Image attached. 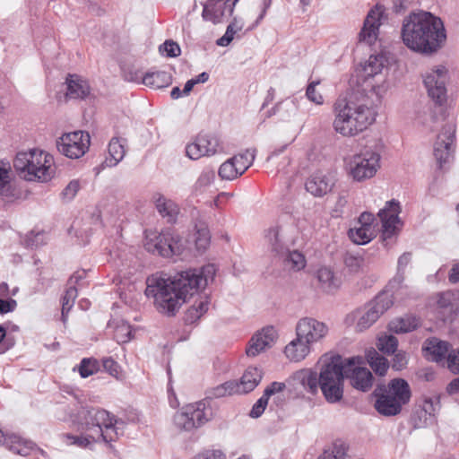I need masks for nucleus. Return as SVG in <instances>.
<instances>
[{
    "label": "nucleus",
    "instance_id": "5",
    "mask_svg": "<svg viewBox=\"0 0 459 459\" xmlns=\"http://www.w3.org/2000/svg\"><path fill=\"white\" fill-rule=\"evenodd\" d=\"M17 170L26 172L27 180H39L42 182L51 179L55 173L53 157L40 150H32L28 152H19L13 162Z\"/></svg>",
    "mask_w": 459,
    "mask_h": 459
},
{
    "label": "nucleus",
    "instance_id": "20",
    "mask_svg": "<svg viewBox=\"0 0 459 459\" xmlns=\"http://www.w3.org/2000/svg\"><path fill=\"white\" fill-rule=\"evenodd\" d=\"M278 337L277 331L273 326L264 327L250 339L246 349L248 357H255L273 346Z\"/></svg>",
    "mask_w": 459,
    "mask_h": 459
},
{
    "label": "nucleus",
    "instance_id": "38",
    "mask_svg": "<svg viewBox=\"0 0 459 459\" xmlns=\"http://www.w3.org/2000/svg\"><path fill=\"white\" fill-rule=\"evenodd\" d=\"M367 360L373 370L380 376H384L389 367L388 360L381 356L376 350L367 352Z\"/></svg>",
    "mask_w": 459,
    "mask_h": 459
},
{
    "label": "nucleus",
    "instance_id": "22",
    "mask_svg": "<svg viewBox=\"0 0 459 459\" xmlns=\"http://www.w3.org/2000/svg\"><path fill=\"white\" fill-rule=\"evenodd\" d=\"M386 60L383 55H371L366 61L362 73L364 76L365 89L370 87V91L377 92L376 86L370 82L376 75L379 74L385 64Z\"/></svg>",
    "mask_w": 459,
    "mask_h": 459
},
{
    "label": "nucleus",
    "instance_id": "61",
    "mask_svg": "<svg viewBox=\"0 0 459 459\" xmlns=\"http://www.w3.org/2000/svg\"><path fill=\"white\" fill-rule=\"evenodd\" d=\"M408 363L406 353L403 351H398L394 354L392 363V368L395 370L403 369Z\"/></svg>",
    "mask_w": 459,
    "mask_h": 459
},
{
    "label": "nucleus",
    "instance_id": "55",
    "mask_svg": "<svg viewBox=\"0 0 459 459\" xmlns=\"http://www.w3.org/2000/svg\"><path fill=\"white\" fill-rule=\"evenodd\" d=\"M301 383L311 394H316L319 385V377L315 372H308L304 375Z\"/></svg>",
    "mask_w": 459,
    "mask_h": 459
},
{
    "label": "nucleus",
    "instance_id": "8",
    "mask_svg": "<svg viewBox=\"0 0 459 459\" xmlns=\"http://www.w3.org/2000/svg\"><path fill=\"white\" fill-rule=\"evenodd\" d=\"M393 304L394 299L391 293L387 291L379 293L372 301L352 315L357 320L356 331L363 332L369 328Z\"/></svg>",
    "mask_w": 459,
    "mask_h": 459
},
{
    "label": "nucleus",
    "instance_id": "64",
    "mask_svg": "<svg viewBox=\"0 0 459 459\" xmlns=\"http://www.w3.org/2000/svg\"><path fill=\"white\" fill-rule=\"evenodd\" d=\"M286 385L281 382H273L269 386H267L264 391V396L270 398L273 394L280 393L285 389Z\"/></svg>",
    "mask_w": 459,
    "mask_h": 459
},
{
    "label": "nucleus",
    "instance_id": "35",
    "mask_svg": "<svg viewBox=\"0 0 459 459\" xmlns=\"http://www.w3.org/2000/svg\"><path fill=\"white\" fill-rule=\"evenodd\" d=\"M209 301L207 298H200L192 305L185 315L186 324H194L199 320L208 310Z\"/></svg>",
    "mask_w": 459,
    "mask_h": 459
},
{
    "label": "nucleus",
    "instance_id": "6",
    "mask_svg": "<svg viewBox=\"0 0 459 459\" xmlns=\"http://www.w3.org/2000/svg\"><path fill=\"white\" fill-rule=\"evenodd\" d=\"M343 359L337 355L324 363L319 374V386L330 403L340 402L343 396Z\"/></svg>",
    "mask_w": 459,
    "mask_h": 459
},
{
    "label": "nucleus",
    "instance_id": "51",
    "mask_svg": "<svg viewBox=\"0 0 459 459\" xmlns=\"http://www.w3.org/2000/svg\"><path fill=\"white\" fill-rule=\"evenodd\" d=\"M98 370V363L95 359H83L79 366V373L85 378L93 375Z\"/></svg>",
    "mask_w": 459,
    "mask_h": 459
},
{
    "label": "nucleus",
    "instance_id": "39",
    "mask_svg": "<svg viewBox=\"0 0 459 459\" xmlns=\"http://www.w3.org/2000/svg\"><path fill=\"white\" fill-rule=\"evenodd\" d=\"M347 450V445L341 440H337L331 446L325 449L317 459H345Z\"/></svg>",
    "mask_w": 459,
    "mask_h": 459
},
{
    "label": "nucleus",
    "instance_id": "49",
    "mask_svg": "<svg viewBox=\"0 0 459 459\" xmlns=\"http://www.w3.org/2000/svg\"><path fill=\"white\" fill-rule=\"evenodd\" d=\"M210 232L206 227L198 229L195 235V247L199 251H204L210 245Z\"/></svg>",
    "mask_w": 459,
    "mask_h": 459
},
{
    "label": "nucleus",
    "instance_id": "59",
    "mask_svg": "<svg viewBox=\"0 0 459 459\" xmlns=\"http://www.w3.org/2000/svg\"><path fill=\"white\" fill-rule=\"evenodd\" d=\"M102 365L105 371H107L109 375L117 378L118 377L120 373V366L112 358L103 359Z\"/></svg>",
    "mask_w": 459,
    "mask_h": 459
},
{
    "label": "nucleus",
    "instance_id": "13",
    "mask_svg": "<svg viewBox=\"0 0 459 459\" xmlns=\"http://www.w3.org/2000/svg\"><path fill=\"white\" fill-rule=\"evenodd\" d=\"M295 333H299L300 338L306 340V342L314 346L324 342L329 333V326L325 322L306 316L297 322Z\"/></svg>",
    "mask_w": 459,
    "mask_h": 459
},
{
    "label": "nucleus",
    "instance_id": "9",
    "mask_svg": "<svg viewBox=\"0 0 459 459\" xmlns=\"http://www.w3.org/2000/svg\"><path fill=\"white\" fill-rule=\"evenodd\" d=\"M380 154L373 150H365L353 155L349 161V174L358 182L372 178L380 168Z\"/></svg>",
    "mask_w": 459,
    "mask_h": 459
},
{
    "label": "nucleus",
    "instance_id": "36",
    "mask_svg": "<svg viewBox=\"0 0 459 459\" xmlns=\"http://www.w3.org/2000/svg\"><path fill=\"white\" fill-rule=\"evenodd\" d=\"M155 204L160 214L162 217H167L168 221L170 222L176 219L178 213V208L173 201L169 200L162 195H159L155 200Z\"/></svg>",
    "mask_w": 459,
    "mask_h": 459
},
{
    "label": "nucleus",
    "instance_id": "27",
    "mask_svg": "<svg viewBox=\"0 0 459 459\" xmlns=\"http://www.w3.org/2000/svg\"><path fill=\"white\" fill-rule=\"evenodd\" d=\"M316 278L320 288L326 292H333L341 286V279L336 276L333 271L326 266L319 268L316 272Z\"/></svg>",
    "mask_w": 459,
    "mask_h": 459
},
{
    "label": "nucleus",
    "instance_id": "40",
    "mask_svg": "<svg viewBox=\"0 0 459 459\" xmlns=\"http://www.w3.org/2000/svg\"><path fill=\"white\" fill-rule=\"evenodd\" d=\"M11 165L0 160V195L8 196L11 194Z\"/></svg>",
    "mask_w": 459,
    "mask_h": 459
},
{
    "label": "nucleus",
    "instance_id": "44",
    "mask_svg": "<svg viewBox=\"0 0 459 459\" xmlns=\"http://www.w3.org/2000/svg\"><path fill=\"white\" fill-rule=\"evenodd\" d=\"M255 157V149H247L243 153L232 157L238 169L243 174L254 162Z\"/></svg>",
    "mask_w": 459,
    "mask_h": 459
},
{
    "label": "nucleus",
    "instance_id": "23",
    "mask_svg": "<svg viewBox=\"0 0 459 459\" xmlns=\"http://www.w3.org/2000/svg\"><path fill=\"white\" fill-rule=\"evenodd\" d=\"M312 347L304 338H300L299 333H296V337L285 346L284 354L289 360L299 362L309 355Z\"/></svg>",
    "mask_w": 459,
    "mask_h": 459
},
{
    "label": "nucleus",
    "instance_id": "34",
    "mask_svg": "<svg viewBox=\"0 0 459 459\" xmlns=\"http://www.w3.org/2000/svg\"><path fill=\"white\" fill-rule=\"evenodd\" d=\"M349 238L352 242L358 245H365L370 242L376 236L374 228H367L356 225L348 232Z\"/></svg>",
    "mask_w": 459,
    "mask_h": 459
},
{
    "label": "nucleus",
    "instance_id": "31",
    "mask_svg": "<svg viewBox=\"0 0 459 459\" xmlns=\"http://www.w3.org/2000/svg\"><path fill=\"white\" fill-rule=\"evenodd\" d=\"M265 240L271 249V251L277 256H281L285 254L288 249L285 241L281 234L279 227H272L265 231Z\"/></svg>",
    "mask_w": 459,
    "mask_h": 459
},
{
    "label": "nucleus",
    "instance_id": "57",
    "mask_svg": "<svg viewBox=\"0 0 459 459\" xmlns=\"http://www.w3.org/2000/svg\"><path fill=\"white\" fill-rule=\"evenodd\" d=\"M446 364L454 374H459V350H451L447 353Z\"/></svg>",
    "mask_w": 459,
    "mask_h": 459
},
{
    "label": "nucleus",
    "instance_id": "41",
    "mask_svg": "<svg viewBox=\"0 0 459 459\" xmlns=\"http://www.w3.org/2000/svg\"><path fill=\"white\" fill-rule=\"evenodd\" d=\"M244 27V22L238 19L233 18L230 23L228 25L225 34L217 40V45L221 47H227L233 40L234 36L237 32L240 31Z\"/></svg>",
    "mask_w": 459,
    "mask_h": 459
},
{
    "label": "nucleus",
    "instance_id": "62",
    "mask_svg": "<svg viewBox=\"0 0 459 459\" xmlns=\"http://www.w3.org/2000/svg\"><path fill=\"white\" fill-rule=\"evenodd\" d=\"M163 51L169 57H176L180 55V48L178 43L172 40H166L162 45Z\"/></svg>",
    "mask_w": 459,
    "mask_h": 459
},
{
    "label": "nucleus",
    "instance_id": "12",
    "mask_svg": "<svg viewBox=\"0 0 459 459\" xmlns=\"http://www.w3.org/2000/svg\"><path fill=\"white\" fill-rule=\"evenodd\" d=\"M90 135L82 131L63 134L56 141L58 152L70 159L82 157L90 146Z\"/></svg>",
    "mask_w": 459,
    "mask_h": 459
},
{
    "label": "nucleus",
    "instance_id": "60",
    "mask_svg": "<svg viewBox=\"0 0 459 459\" xmlns=\"http://www.w3.org/2000/svg\"><path fill=\"white\" fill-rule=\"evenodd\" d=\"M63 438L67 444L77 445L79 446H88L91 443L90 439H91L89 436H88V437H76V436H73L70 434L63 435Z\"/></svg>",
    "mask_w": 459,
    "mask_h": 459
},
{
    "label": "nucleus",
    "instance_id": "30",
    "mask_svg": "<svg viewBox=\"0 0 459 459\" xmlns=\"http://www.w3.org/2000/svg\"><path fill=\"white\" fill-rule=\"evenodd\" d=\"M118 420L114 417L107 422L102 429H96V435H91V438L92 441H99L102 439L103 441L109 443L117 440L118 436L121 434L119 432L120 428L118 425Z\"/></svg>",
    "mask_w": 459,
    "mask_h": 459
},
{
    "label": "nucleus",
    "instance_id": "21",
    "mask_svg": "<svg viewBox=\"0 0 459 459\" xmlns=\"http://www.w3.org/2000/svg\"><path fill=\"white\" fill-rule=\"evenodd\" d=\"M335 184L333 174L317 171L312 174L306 182V189L316 197H322L329 193Z\"/></svg>",
    "mask_w": 459,
    "mask_h": 459
},
{
    "label": "nucleus",
    "instance_id": "45",
    "mask_svg": "<svg viewBox=\"0 0 459 459\" xmlns=\"http://www.w3.org/2000/svg\"><path fill=\"white\" fill-rule=\"evenodd\" d=\"M131 325L123 321H117L114 329V338L118 343L128 342L132 338Z\"/></svg>",
    "mask_w": 459,
    "mask_h": 459
},
{
    "label": "nucleus",
    "instance_id": "14",
    "mask_svg": "<svg viewBox=\"0 0 459 459\" xmlns=\"http://www.w3.org/2000/svg\"><path fill=\"white\" fill-rule=\"evenodd\" d=\"M447 70L438 66L429 72L424 78V84L429 96L437 104L442 105L446 100Z\"/></svg>",
    "mask_w": 459,
    "mask_h": 459
},
{
    "label": "nucleus",
    "instance_id": "15",
    "mask_svg": "<svg viewBox=\"0 0 459 459\" xmlns=\"http://www.w3.org/2000/svg\"><path fill=\"white\" fill-rule=\"evenodd\" d=\"M384 19H385V7L381 4H376L365 18L363 27L359 34V40L372 45L377 39L379 27Z\"/></svg>",
    "mask_w": 459,
    "mask_h": 459
},
{
    "label": "nucleus",
    "instance_id": "48",
    "mask_svg": "<svg viewBox=\"0 0 459 459\" xmlns=\"http://www.w3.org/2000/svg\"><path fill=\"white\" fill-rule=\"evenodd\" d=\"M377 346L382 352L391 354L395 352L398 341L393 335H384L378 338Z\"/></svg>",
    "mask_w": 459,
    "mask_h": 459
},
{
    "label": "nucleus",
    "instance_id": "58",
    "mask_svg": "<svg viewBox=\"0 0 459 459\" xmlns=\"http://www.w3.org/2000/svg\"><path fill=\"white\" fill-rule=\"evenodd\" d=\"M268 400L269 398L264 396V394H263V395L253 405L252 410L250 411L249 413L250 417L255 419L260 417L264 413L267 406Z\"/></svg>",
    "mask_w": 459,
    "mask_h": 459
},
{
    "label": "nucleus",
    "instance_id": "50",
    "mask_svg": "<svg viewBox=\"0 0 459 459\" xmlns=\"http://www.w3.org/2000/svg\"><path fill=\"white\" fill-rule=\"evenodd\" d=\"M201 143L207 150V156L215 154L219 150V139L210 134H200Z\"/></svg>",
    "mask_w": 459,
    "mask_h": 459
},
{
    "label": "nucleus",
    "instance_id": "52",
    "mask_svg": "<svg viewBox=\"0 0 459 459\" xmlns=\"http://www.w3.org/2000/svg\"><path fill=\"white\" fill-rule=\"evenodd\" d=\"M439 408V398L436 395L434 396H424L422 398V405L421 409L429 416L434 415L435 412Z\"/></svg>",
    "mask_w": 459,
    "mask_h": 459
},
{
    "label": "nucleus",
    "instance_id": "17",
    "mask_svg": "<svg viewBox=\"0 0 459 459\" xmlns=\"http://www.w3.org/2000/svg\"><path fill=\"white\" fill-rule=\"evenodd\" d=\"M111 416L108 411L100 408H82L76 416V420L82 429L91 435H96V429H102Z\"/></svg>",
    "mask_w": 459,
    "mask_h": 459
},
{
    "label": "nucleus",
    "instance_id": "4",
    "mask_svg": "<svg viewBox=\"0 0 459 459\" xmlns=\"http://www.w3.org/2000/svg\"><path fill=\"white\" fill-rule=\"evenodd\" d=\"M375 409L383 416H395L402 411L411 396L408 382L403 378H394L386 385L378 386L374 391Z\"/></svg>",
    "mask_w": 459,
    "mask_h": 459
},
{
    "label": "nucleus",
    "instance_id": "24",
    "mask_svg": "<svg viewBox=\"0 0 459 459\" xmlns=\"http://www.w3.org/2000/svg\"><path fill=\"white\" fill-rule=\"evenodd\" d=\"M133 82H142L144 85L153 89H160L169 86L171 83V75L165 71H157L146 73L143 76L135 74L128 78Z\"/></svg>",
    "mask_w": 459,
    "mask_h": 459
},
{
    "label": "nucleus",
    "instance_id": "32",
    "mask_svg": "<svg viewBox=\"0 0 459 459\" xmlns=\"http://www.w3.org/2000/svg\"><path fill=\"white\" fill-rule=\"evenodd\" d=\"M4 445L9 450L21 455H27L33 447L32 442L25 440L16 434L4 437Z\"/></svg>",
    "mask_w": 459,
    "mask_h": 459
},
{
    "label": "nucleus",
    "instance_id": "29",
    "mask_svg": "<svg viewBox=\"0 0 459 459\" xmlns=\"http://www.w3.org/2000/svg\"><path fill=\"white\" fill-rule=\"evenodd\" d=\"M66 84V97L70 99H84L90 93L88 82L77 75H69Z\"/></svg>",
    "mask_w": 459,
    "mask_h": 459
},
{
    "label": "nucleus",
    "instance_id": "53",
    "mask_svg": "<svg viewBox=\"0 0 459 459\" xmlns=\"http://www.w3.org/2000/svg\"><path fill=\"white\" fill-rule=\"evenodd\" d=\"M215 178L213 170H204L195 184V189L196 191H202L206 186H210Z\"/></svg>",
    "mask_w": 459,
    "mask_h": 459
},
{
    "label": "nucleus",
    "instance_id": "46",
    "mask_svg": "<svg viewBox=\"0 0 459 459\" xmlns=\"http://www.w3.org/2000/svg\"><path fill=\"white\" fill-rule=\"evenodd\" d=\"M238 387L239 386L238 385V381H227L214 387L212 390V394L217 398L224 397L227 395L241 394Z\"/></svg>",
    "mask_w": 459,
    "mask_h": 459
},
{
    "label": "nucleus",
    "instance_id": "26",
    "mask_svg": "<svg viewBox=\"0 0 459 459\" xmlns=\"http://www.w3.org/2000/svg\"><path fill=\"white\" fill-rule=\"evenodd\" d=\"M125 143V139L118 137L111 138L108 146V156L106 157L101 164L103 168L115 167L124 159L126 154Z\"/></svg>",
    "mask_w": 459,
    "mask_h": 459
},
{
    "label": "nucleus",
    "instance_id": "7",
    "mask_svg": "<svg viewBox=\"0 0 459 459\" xmlns=\"http://www.w3.org/2000/svg\"><path fill=\"white\" fill-rule=\"evenodd\" d=\"M143 245L149 253L167 258L179 255L184 250L182 238L170 230H145Z\"/></svg>",
    "mask_w": 459,
    "mask_h": 459
},
{
    "label": "nucleus",
    "instance_id": "33",
    "mask_svg": "<svg viewBox=\"0 0 459 459\" xmlns=\"http://www.w3.org/2000/svg\"><path fill=\"white\" fill-rule=\"evenodd\" d=\"M420 325V319L414 316H405L389 323V330L395 333H404L415 330Z\"/></svg>",
    "mask_w": 459,
    "mask_h": 459
},
{
    "label": "nucleus",
    "instance_id": "2",
    "mask_svg": "<svg viewBox=\"0 0 459 459\" xmlns=\"http://www.w3.org/2000/svg\"><path fill=\"white\" fill-rule=\"evenodd\" d=\"M403 43L411 50L420 54H433L446 40L442 20L427 11L411 12L403 20L401 28Z\"/></svg>",
    "mask_w": 459,
    "mask_h": 459
},
{
    "label": "nucleus",
    "instance_id": "63",
    "mask_svg": "<svg viewBox=\"0 0 459 459\" xmlns=\"http://www.w3.org/2000/svg\"><path fill=\"white\" fill-rule=\"evenodd\" d=\"M195 459H226V456L221 450H207L197 455Z\"/></svg>",
    "mask_w": 459,
    "mask_h": 459
},
{
    "label": "nucleus",
    "instance_id": "37",
    "mask_svg": "<svg viewBox=\"0 0 459 459\" xmlns=\"http://www.w3.org/2000/svg\"><path fill=\"white\" fill-rule=\"evenodd\" d=\"M280 257L282 258L284 265L289 269L299 271L306 266L305 256L297 250L289 251L287 249L285 254Z\"/></svg>",
    "mask_w": 459,
    "mask_h": 459
},
{
    "label": "nucleus",
    "instance_id": "11",
    "mask_svg": "<svg viewBox=\"0 0 459 459\" xmlns=\"http://www.w3.org/2000/svg\"><path fill=\"white\" fill-rule=\"evenodd\" d=\"M362 359L351 357L343 359V377L350 379L352 387L362 392H368L373 385V375L364 367H360Z\"/></svg>",
    "mask_w": 459,
    "mask_h": 459
},
{
    "label": "nucleus",
    "instance_id": "54",
    "mask_svg": "<svg viewBox=\"0 0 459 459\" xmlns=\"http://www.w3.org/2000/svg\"><path fill=\"white\" fill-rule=\"evenodd\" d=\"M364 259L360 255L346 254L344 257L345 266L352 273L359 272L363 266Z\"/></svg>",
    "mask_w": 459,
    "mask_h": 459
},
{
    "label": "nucleus",
    "instance_id": "1",
    "mask_svg": "<svg viewBox=\"0 0 459 459\" xmlns=\"http://www.w3.org/2000/svg\"><path fill=\"white\" fill-rule=\"evenodd\" d=\"M215 266L207 264L202 269H188L173 277L155 273L146 280L145 294L152 298L162 314L174 316L189 297L198 293L215 275Z\"/></svg>",
    "mask_w": 459,
    "mask_h": 459
},
{
    "label": "nucleus",
    "instance_id": "28",
    "mask_svg": "<svg viewBox=\"0 0 459 459\" xmlns=\"http://www.w3.org/2000/svg\"><path fill=\"white\" fill-rule=\"evenodd\" d=\"M262 377L263 373L259 368L253 367L247 368L241 377L240 381L238 382L240 394H247L253 391L261 382Z\"/></svg>",
    "mask_w": 459,
    "mask_h": 459
},
{
    "label": "nucleus",
    "instance_id": "25",
    "mask_svg": "<svg viewBox=\"0 0 459 459\" xmlns=\"http://www.w3.org/2000/svg\"><path fill=\"white\" fill-rule=\"evenodd\" d=\"M422 349L428 359L439 362L444 360L449 352V343L437 338H429L426 340Z\"/></svg>",
    "mask_w": 459,
    "mask_h": 459
},
{
    "label": "nucleus",
    "instance_id": "18",
    "mask_svg": "<svg viewBox=\"0 0 459 459\" xmlns=\"http://www.w3.org/2000/svg\"><path fill=\"white\" fill-rule=\"evenodd\" d=\"M455 133V126L453 124H446L434 143V156L439 168H442L451 156Z\"/></svg>",
    "mask_w": 459,
    "mask_h": 459
},
{
    "label": "nucleus",
    "instance_id": "19",
    "mask_svg": "<svg viewBox=\"0 0 459 459\" xmlns=\"http://www.w3.org/2000/svg\"><path fill=\"white\" fill-rule=\"evenodd\" d=\"M202 17L204 21L218 24L232 15L234 4L231 0H207L203 4Z\"/></svg>",
    "mask_w": 459,
    "mask_h": 459
},
{
    "label": "nucleus",
    "instance_id": "16",
    "mask_svg": "<svg viewBox=\"0 0 459 459\" xmlns=\"http://www.w3.org/2000/svg\"><path fill=\"white\" fill-rule=\"evenodd\" d=\"M400 204L395 200H391L378 212L382 222V238L384 240L391 238L398 234L402 227L399 219Z\"/></svg>",
    "mask_w": 459,
    "mask_h": 459
},
{
    "label": "nucleus",
    "instance_id": "56",
    "mask_svg": "<svg viewBox=\"0 0 459 459\" xmlns=\"http://www.w3.org/2000/svg\"><path fill=\"white\" fill-rule=\"evenodd\" d=\"M319 84V81L311 82L306 91V96L307 99L316 105H322L324 103V97L321 93L317 92L316 86Z\"/></svg>",
    "mask_w": 459,
    "mask_h": 459
},
{
    "label": "nucleus",
    "instance_id": "43",
    "mask_svg": "<svg viewBox=\"0 0 459 459\" xmlns=\"http://www.w3.org/2000/svg\"><path fill=\"white\" fill-rule=\"evenodd\" d=\"M77 290L74 286H70L64 297L62 298V321L64 324L67 321V315L74 304V300L77 297Z\"/></svg>",
    "mask_w": 459,
    "mask_h": 459
},
{
    "label": "nucleus",
    "instance_id": "42",
    "mask_svg": "<svg viewBox=\"0 0 459 459\" xmlns=\"http://www.w3.org/2000/svg\"><path fill=\"white\" fill-rule=\"evenodd\" d=\"M241 175V171L238 169V165H236L235 160H232V158L223 162L219 169V176L222 179L233 180Z\"/></svg>",
    "mask_w": 459,
    "mask_h": 459
},
{
    "label": "nucleus",
    "instance_id": "3",
    "mask_svg": "<svg viewBox=\"0 0 459 459\" xmlns=\"http://www.w3.org/2000/svg\"><path fill=\"white\" fill-rule=\"evenodd\" d=\"M333 128L343 137H355L376 120L377 111L368 96L340 95L333 104Z\"/></svg>",
    "mask_w": 459,
    "mask_h": 459
},
{
    "label": "nucleus",
    "instance_id": "10",
    "mask_svg": "<svg viewBox=\"0 0 459 459\" xmlns=\"http://www.w3.org/2000/svg\"><path fill=\"white\" fill-rule=\"evenodd\" d=\"M207 421L205 403L203 402L186 405L173 417L174 425L179 431H191Z\"/></svg>",
    "mask_w": 459,
    "mask_h": 459
},
{
    "label": "nucleus",
    "instance_id": "47",
    "mask_svg": "<svg viewBox=\"0 0 459 459\" xmlns=\"http://www.w3.org/2000/svg\"><path fill=\"white\" fill-rule=\"evenodd\" d=\"M186 154L191 160H198L203 156H207V150H204V144L201 143L200 134L195 142L186 145Z\"/></svg>",
    "mask_w": 459,
    "mask_h": 459
}]
</instances>
